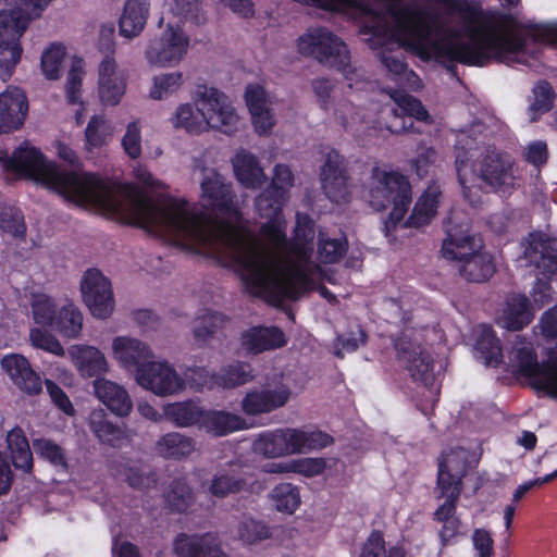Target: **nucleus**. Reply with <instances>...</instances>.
Masks as SVG:
<instances>
[{
  "instance_id": "57",
  "label": "nucleus",
  "mask_w": 557,
  "mask_h": 557,
  "mask_svg": "<svg viewBox=\"0 0 557 557\" xmlns=\"http://www.w3.org/2000/svg\"><path fill=\"white\" fill-rule=\"evenodd\" d=\"M482 249V239L476 235L455 236V268Z\"/></svg>"
},
{
  "instance_id": "55",
  "label": "nucleus",
  "mask_w": 557,
  "mask_h": 557,
  "mask_svg": "<svg viewBox=\"0 0 557 557\" xmlns=\"http://www.w3.org/2000/svg\"><path fill=\"white\" fill-rule=\"evenodd\" d=\"M65 54V47L60 44H52L42 51L41 72L47 79L61 76Z\"/></svg>"
},
{
  "instance_id": "50",
  "label": "nucleus",
  "mask_w": 557,
  "mask_h": 557,
  "mask_svg": "<svg viewBox=\"0 0 557 557\" xmlns=\"http://www.w3.org/2000/svg\"><path fill=\"white\" fill-rule=\"evenodd\" d=\"M203 413L205 411L195 403H174L164 408V416L180 428H201Z\"/></svg>"
},
{
  "instance_id": "4",
  "label": "nucleus",
  "mask_w": 557,
  "mask_h": 557,
  "mask_svg": "<svg viewBox=\"0 0 557 557\" xmlns=\"http://www.w3.org/2000/svg\"><path fill=\"white\" fill-rule=\"evenodd\" d=\"M0 164L78 207L99 211L116 220L117 205L109 197L111 187L95 173L63 171L59 164L28 144L18 147L12 157L0 151Z\"/></svg>"
},
{
  "instance_id": "37",
  "label": "nucleus",
  "mask_w": 557,
  "mask_h": 557,
  "mask_svg": "<svg viewBox=\"0 0 557 557\" xmlns=\"http://www.w3.org/2000/svg\"><path fill=\"white\" fill-rule=\"evenodd\" d=\"M285 344V335L277 327H252L242 335V347L251 355L280 348Z\"/></svg>"
},
{
  "instance_id": "1",
  "label": "nucleus",
  "mask_w": 557,
  "mask_h": 557,
  "mask_svg": "<svg viewBox=\"0 0 557 557\" xmlns=\"http://www.w3.org/2000/svg\"><path fill=\"white\" fill-rule=\"evenodd\" d=\"M194 170L201 175L200 199L210 213L184 198H170L149 207L140 190L127 185L122 190L128 197V207L117 209L116 221L137 225L184 249L225 259L257 290L286 292L282 276H277L280 272L262 268L258 236L243 218L232 184L201 161L195 163Z\"/></svg>"
},
{
  "instance_id": "10",
  "label": "nucleus",
  "mask_w": 557,
  "mask_h": 557,
  "mask_svg": "<svg viewBox=\"0 0 557 557\" xmlns=\"http://www.w3.org/2000/svg\"><path fill=\"white\" fill-rule=\"evenodd\" d=\"M332 443L326 433L311 428H284L262 433L253 450L265 458H283L321 449Z\"/></svg>"
},
{
  "instance_id": "45",
  "label": "nucleus",
  "mask_w": 557,
  "mask_h": 557,
  "mask_svg": "<svg viewBox=\"0 0 557 557\" xmlns=\"http://www.w3.org/2000/svg\"><path fill=\"white\" fill-rule=\"evenodd\" d=\"M455 270L468 281L483 282L493 275L495 267L492 256L481 249Z\"/></svg>"
},
{
  "instance_id": "8",
  "label": "nucleus",
  "mask_w": 557,
  "mask_h": 557,
  "mask_svg": "<svg viewBox=\"0 0 557 557\" xmlns=\"http://www.w3.org/2000/svg\"><path fill=\"white\" fill-rule=\"evenodd\" d=\"M502 368L524 376L537 392L557 398V345L547 351L546 360L540 363L533 343L523 335H515L507 342Z\"/></svg>"
},
{
  "instance_id": "3",
  "label": "nucleus",
  "mask_w": 557,
  "mask_h": 557,
  "mask_svg": "<svg viewBox=\"0 0 557 557\" xmlns=\"http://www.w3.org/2000/svg\"><path fill=\"white\" fill-rule=\"evenodd\" d=\"M314 228L312 220L298 213L296 226L290 242L287 240V248L281 256L270 258L263 249H258V259L262 268H275L282 276V283L286 285V292L275 294L270 290H257L248 282H244L247 289L263 297L268 301L278 305L285 299L295 300L306 293L314 289L322 276L319 263H335L346 252L347 243L343 236L332 237L329 234L320 233L318 251L314 255L312 242Z\"/></svg>"
},
{
  "instance_id": "13",
  "label": "nucleus",
  "mask_w": 557,
  "mask_h": 557,
  "mask_svg": "<svg viewBox=\"0 0 557 557\" xmlns=\"http://www.w3.org/2000/svg\"><path fill=\"white\" fill-rule=\"evenodd\" d=\"M159 32L151 37L144 48V59L150 67H175L188 53L190 39L183 25L176 22L161 23L158 21Z\"/></svg>"
},
{
  "instance_id": "44",
  "label": "nucleus",
  "mask_w": 557,
  "mask_h": 557,
  "mask_svg": "<svg viewBox=\"0 0 557 557\" xmlns=\"http://www.w3.org/2000/svg\"><path fill=\"white\" fill-rule=\"evenodd\" d=\"M269 499L276 511L285 515L295 513L301 506L300 490L289 482L276 484L270 491Z\"/></svg>"
},
{
  "instance_id": "12",
  "label": "nucleus",
  "mask_w": 557,
  "mask_h": 557,
  "mask_svg": "<svg viewBox=\"0 0 557 557\" xmlns=\"http://www.w3.org/2000/svg\"><path fill=\"white\" fill-rule=\"evenodd\" d=\"M522 257L519 259L521 267L534 265L536 276L548 277L557 274V242L548 238L543 233H532L522 243ZM552 288L537 277L532 293V305L539 308L550 301Z\"/></svg>"
},
{
  "instance_id": "24",
  "label": "nucleus",
  "mask_w": 557,
  "mask_h": 557,
  "mask_svg": "<svg viewBox=\"0 0 557 557\" xmlns=\"http://www.w3.org/2000/svg\"><path fill=\"white\" fill-rule=\"evenodd\" d=\"M535 309L530 299L523 294H510L498 305L495 323L511 332L525 329L534 319Z\"/></svg>"
},
{
  "instance_id": "58",
  "label": "nucleus",
  "mask_w": 557,
  "mask_h": 557,
  "mask_svg": "<svg viewBox=\"0 0 557 557\" xmlns=\"http://www.w3.org/2000/svg\"><path fill=\"white\" fill-rule=\"evenodd\" d=\"M0 228L13 237H21L25 233L22 213L12 207L0 208Z\"/></svg>"
},
{
  "instance_id": "19",
  "label": "nucleus",
  "mask_w": 557,
  "mask_h": 557,
  "mask_svg": "<svg viewBox=\"0 0 557 557\" xmlns=\"http://www.w3.org/2000/svg\"><path fill=\"white\" fill-rule=\"evenodd\" d=\"M27 27L23 20L12 22L10 16L0 14V78L4 81L11 77L22 59L21 38Z\"/></svg>"
},
{
  "instance_id": "53",
  "label": "nucleus",
  "mask_w": 557,
  "mask_h": 557,
  "mask_svg": "<svg viewBox=\"0 0 557 557\" xmlns=\"http://www.w3.org/2000/svg\"><path fill=\"white\" fill-rule=\"evenodd\" d=\"M143 127L141 120L134 119L125 124L121 138L124 153L133 160L139 159L143 153Z\"/></svg>"
},
{
  "instance_id": "2",
  "label": "nucleus",
  "mask_w": 557,
  "mask_h": 557,
  "mask_svg": "<svg viewBox=\"0 0 557 557\" xmlns=\"http://www.w3.org/2000/svg\"><path fill=\"white\" fill-rule=\"evenodd\" d=\"M544 44L557 45V23H528L512 14L483 12L475 0H455V61L530 64Z\"/></svg>"
},
{
  "instance_id": "33",
  "label": "nucleus",
  "mask_w": 557,
  "mask_h": 557,
  "mask_svg": "<svg viewBox=\"0 0 557 557\" xmlns=\"http://www.w3.org/2000/svg\"><path fill=\"white\" fill-rule=\"evenodd\" d=\"M150 7V0H126L119 21L120 36L126 39L138 37L146 27Z\"/></svg>"
},
{
  "instance_id": "7",
  "label": "nucleus",
  "mask_w": 557,
  "mask_h": 557,
  "mask_svg": "<svg viewBox=\"0 0 557 557\" xmlns=\"http://www.w3.org/2000/svg\"><path fill=\"white\" fill-rule=\"evenodd\" d=\"M294 185V175L287 165L278 164L269 188L256 199L258 214L267 219L258 235L259 248L270 258L284 253L287 248L286 221L282 209L288 199V190Z\"/></svg>"
},
{
  "instance_id": "61",
  "label": "nucleus",
  "mask_w": 557,
  "mask_h": 557,
  "mask_svg": "<svg viewBox=\"0 0 557 557\" xmlns=\"http://www.w3.org/2000/svg\"><path fill=\"white\" fill-rule=\"evenodd\" d=\"M471 544L474 557H493L494 540L491 531L485 528H475L471 534Z\"/></svg>"
},
{
  "instance_id": "11",
  "label": "nucleus",
  "mask_w": 557,
  "mask_h": 557,
  "mask_svg": "<svg viewBox=\"0 0 557 557\" xmlns=\"http://www.w3.org/2000/svg\"><path fill=\"white\" fill-rule=\"evenodd\" d=\"M457 171L462 195L472 206L481 200V187L475 184L478 181L491 188H497L510 186L515 180L511 158L496 151H490L484 157L479 176L475 175L473 164L469 161H462Z\"/></svg>"
},
{
  "instance_id": "32",
  "label": "nucleus",
  "mask_w": 557,
  "mask_h": 557,
  "mask_svg": "<svg viewBox=\"0 0 557 557\" xmlns=\"http://www.w3.org/2000/svg\"><path fill=\"white\" fill-rule=\"evenodd\" d=\"M231 162L236 181L245 188L256 189L264 184L265 173L258 158L250 151L237 150Z\"/></svg>"
},
{
  "instance_id": "39",
  "label": "nucleus",
  "mask_w": 557,
  "mask_h": 557,
  "mask_svg": "<svg viewBox=\"0 0 557 557\" xmlns=\"http://www.w3.org/2000/svg\"><path fill=\"white\" fill-rule=\"evenodd\" d=\"M250 487V482L246 472L233 466L227 470L216 473L210 484L209 491L213 496L225 497L230 494L246 491Z\"/></svg>"
},
{
  "instance_id": "62",
  "label": "nucleus",
  "mask_w": 557,
  "mask_h": 557,
  "mask_svg": "<svg viewBox=\"0 0 557 557\" xmlns=\"http://www.w3.org/2000/svg\"><path fill=\"white\" fill-rule=\"evenodd\" d=\"M33 448L38 456L49 460L54 466H65L63 451L57 444L48 440H34Z\"/></svg>"
},
{
  "instance_id": "31",
  "label": "nucleus",
  "mask_w": 557,
  "mask_h": 557,
  "mask_svg": "<svg viewBox=\"0 0 557 557\" xmlns=\"http://www.w3.org/2000/svg\"><path fill=\"white\" fill-rule=\"evenodd\" d=\"M252 370L249 364L236 363L222 370L219 376H209L205 370L193 371L189 379L196 387H213L214 385L224 388L235 387L245 384L252 379Z\"/></svg>"
},
{
  "instance_id": "42",
  "label": "nucleus",
  "mask_w": 557,
  "mask_h": 557,
  "mask_svg": "<svg viewBox=\"0 0 557 557\" xmlns=\"http://www.w3.org/2000/svg\"><path fill=\"white\" fill-rule=\"evenodd\" d=\"M199 10V0H162L158 21L183 25L185 22L196 21Z\"/></svg>"
},
{
  "instance_id": "16",
  "label": "nucleus",
  "mask_w": 557,
  "mask_h": 557,
  "mask_svg": "<svg viewBox=\"0 0 557 557\" xmlns=\"http://www.w3.org/2000/svg\"><path fill=\"white\" fill-rule=\"evenodd\" d=\"M135 382L157 396H172L184 391L186 382L165 359L154 357L136 371Z\"/></svg>"
},
{
  "instance_id": "63",
  "label": "nucleus",
  "mask_w": 557,
  "mask_h": 557,
  "mask_svg": "<svg viewBox=\"0 0 557 557\" xmlns=\"http://www.w3.org/2000/svg\"><path fill=\"white\" fill-rule=\"evenodd\" d=\"M326 467L323 458H299L293 459V473L312 478L321 474Z\"/></svg>"
},
{
  "instance_id": "36",
  "label": "nucleus",
  "mask_w": 557,
  "mask_h": 557,
  "mask_svg": "<svg viewBox=\"0 0 557 557\" xmlns=\"http://www.w3.org/2000/svg\"><path fill=\"white\" fill-rule=\"evenodd\" d=\"M171 125L175 129H182L190 135L206 133L205 120L199 104V87L194 96V103L183 102L176 106L170 117Z\"/></svg>"
},
{
  "instance_id": "5",
  "label": "nucleus",
  "mask_w": 557,
  "mask_h": 557,
  "mask_svg": "<svg viewBox=\"0 0 557 557\" xmlns=\"http://www.w3.org/2000/svg\"><path fill=\"white\" fill-rule=\"evenodd\" d=\"M296 48L300 54L312 57L343 74L348 90L335 109V116L343 126L359 129L369 124L372 116L363 107V100L370 82L362 70L350 64L346 44L329 28L311 26L297 38Z\"/></svg>"
},
{
  "instance_id": "54",
  "label": "nucleus",
  "mask_w": 557,
  "mask_h": 557,
  "mask_svg": "<svg viewBox=\"0 0 557 557\" xmlns=\"http://www.w3.org/2000/svg\"><path fill=\"white\" fill-rule=\"evenodd\" d=\"M271 535V528L261 520L245 518L237 527V536L246 545L258 544L269 540Z\"/></svg>"
},
{
  "instance_id": "14",
  "label": "nucleus",
  "mask_w": 557,
  "mask_h": 557,
  "mask_svg": "<svg viewBox=\"0 0 557 557\" xmlns=\"http://www.w3.org/2000/svg\"><path fill=\"white\" fill-rule=\"evenodd\" d=\"M199 104L206 133L218 132L234 136L242 131L244 119L234 101L221 89L208 85L199 86Z\"/></svg>"
},
{
  "instance_id": "52",
  "label": "nucleus",
  "mask_w": 557,
  "mask_h": 557,
  "mask_svg": "<svg viewBox=\"0 0 557 557\" xmlns=\"http://www.w3.org/2000/svg\"><path fill=\"white\" fill-rule=\"evenodd\" d=\"M156 449L165 458L180 459L189 456L195 450V444L183 434L170 433L158 441Z\"/></svg>"
},
{
  "instance_id": "15",
  "label": "nucleus",
  "mask_w": 557,
  "mask_h": 557,
  "mask_svg": "<svg viewBox=\"0 0 557 557\" xmlns=\"http://www.w3.org/2000/svg\"><path fill=\"white\" fill-rule=\"evenodd\" d=\"M128 89L127 70L113 54L103 55L97 64L96 96L103 108H115Z\"/></svg>"
},
{
  "instance_id": "60",
  "label": "nucleus",
  "mask_w": 557,
  "mask_h": 557,
  "mask_svg": "<svg viewBox=\"0 0 557 557\" xmlns=\"http://www.w3.org/2000/svg\"><path fill=\"white\" fill-rule=\"evenodd\" d=\"M224 322V317L216 312H207L194 321V335L203 342L213 334Z\"/></svg>"
},
{
  "instance_id": "35",
  "label": "nucleus",
  "mask_w": 557,
  "mask_h": 557,
  "mask_svg": "<svg viewBox=\"0 0 557 557\" xmlns=\"http://www.w3.org/2000/svg\"><path fill=\"white\" fill-rule=\"evenodd\" d=\"M94 391L97 398L113 413L127 416L133 407L127 391L120 384L104 377L94 381Z\"/></svg>"
},
{
  "instance_id": "18",
  "label": "nucleus",
  "mask_w": 557,
  "mask_h": 557,
  "mask_svg": "<svg viewBox=\"0 0 557 557\" xmlns=\"http://www.w3.org/2000/svg\"><path fill=\"white\" fill-rule=\"evenodd\" d=\"M453 450L444 449L437 458V480L435 495L444 503L434 512L435 521L441 524L438 533L444 543L453 537Z\"/></svg>"
},
{
  "instance_id": "20",
  "label": "nucleus",
  "mask_w": 557,
  "mask_h": 557,
  "mask_svg": "<svg viewBox=\"0 0 557 557\" xmlns=\"http://www.w3.org/2000/svg\"><path fill=\"white\" fill-rule=\"evenodd\" d=\"M244 100L250 115L255 133L259 136H270L276 125L273 101L260 83L246 86Z\"/></svg>"
},
{
  "instance_id": "34",
  "label": "nucleus",
  "mask_w": 557,
  "mask_h": 557,
  "mask_svg": "<svg viewBox=\"0 0 557 557\" xmlns=\"http://www.w3.org/2000/svg\"><path fill=\"white\" fill-rule=\"evenodd\" d=\"M175 554L177 557H230L219 539L210 534L180 536L175 542Z\"/></svg>"
},
{
  "instance_id": "38",
  "label": "nucleus",
  "mask_w": 557,
  "mask_h": 557,
  "mask_svg": "<svg viewBox=\"0 0 557 557\" xmlns=\"http://www.w3.org/2000/svg\"><path fill=\"white\" fill-rule=\"evenodd\" d=\"M86 73V62L82 58H74L66 76L65 91L66 98L71 103L81 106V109L75 113V119L78 124L83 123L86 113L83 99Z\"/></svg>"
},
{
  "instance_id": "26",
  "label": "nucleus",
  "mask_w": 557,
  "mask_h": 557,
  "mask_svg": "<svg viewBox=\"0 0 557 557\" xmlns=\"http://www.w3.org/2000/svg\"><path fill=\"white\" fill-rule=\"evenodd\" d=\"M65 352L77 371L84 379L99 377L110 371V363L106 354L97 346L89 344H73Z\"/></svg>"
},
{
  "instance_id": "9",
  "label": "nucleus",
  "mask_w": 557,
  "mask_h": 557,
  "mask_svg": "<svg viewBox=\"0 0 557 557\" xmlns=\"http://www.w3.org/2000/svg\"><path fill=\"white\" fill-rule=\"evenodd\" d=\"M368 203L376 211L391 208L386 226L400 223L411 203V186L398 172L375 168L366 195Z\"/></svg>"
},
{
  "instance_id": "51",
  "label": "nucleus",
  "mask_w": 557,
  "mask_h": 557,
  "mask_svg": "<svg viewBox=\"0 0 557 557\" xmlns=\"http://www.w3.org/2000/svg\"><path fill=\"white\" fill-rule=\"evenodd\" d=\"M7 443L15 468L23 471H30L33 467V456L28 441L22 429H12L7 435Z\"/></svg>"
},
{
  "instance_id": "43",
  "label": "nucleus",
  "mask_w": 557,
  "mask_h": 557,
  "mask_svg": "<svg viewBox=\"0 0 557 557\" xmlns=\"http://www.w3.org/2000/svg\"><path fill=\"white\" fill-rule=\"evenodd\" d=\"M89 426L99 441L111 446H120L128 438L127 432L108 421L101 409L90 413Z\"/></svg>"
},
{
  "instance_id": "25",
  "label": "nucleus",
  "mask_w": 557,
  "mask_h": 557,
  "mask_svg": "<svg viewBox=\"0 0 557 557\" xmlns=\"http://www.w3.org/2000/svg\"><path fill=\"white\" fill-rule=\"evenodd\" d=\"M467 345L472 347L474 358L487 368H500L505 362L500 339L491 325L475 326L467 338Z\"/></svg>"
},
{
  "instance_id": "56",
  "label": "nucleus",
  "mask_w": 557,
  "mask_h": 557,
  "mask_svg": "<svg viewBox=\"0 0 557 557\" xmlns=\"http://www.w3.org/2000/svg\"><path fill=\"white\" fill-rule=\"evenodd\" d=\"M121 475L132 487L137 490H148L156 483V479L148 467L140 463L128 462L123 465Z\"/></svg>"
},
{
  "instance_id": "41",
  "label": "nucleus",
  "mask_w": 557,
  "mask_h": 557,
  "mask_svg": "<svg viewBox=\"0 0 557 557\" xmlns=\"http://www.w3.org/2000/svg\"><path fill=\"white\" fill-rule=\"evenodd\" d=\"M440 200V187L437 185L429 186L416 202L406 225L418 227L428 224L436 214Z\"/></svg>"
},
{
  "instance_id": "64",
  "label": "nucleus",
  "mask_w": 557,
  "mask_h": 557,
  "mask_svg": "<svg viewBox=\"0 0 557 557\" xmlns=\"http://www.w3.org/2000/svg\"><path fill=\"white\" fill-rule=\"evenodd\" d=\"M191 499V492L189 486L183 482L177 481L171 487V491L166 494V502L175 510H184Z\"/></svg>"
},
{
  "instance_id": "27",
  "label": "nucleus",
  "mask_w": 557,
  "mask_h": 557,
  "mask_svg": "<svg viewBox=\"0 0 557 557\" xmlns=\"http://www.w3.org/2000/svg\"><path fill=\"white\" fill-rule=\"evenodd\" d=\"M28 112L26 94L18 87L10 86L0 92V134L20 129Z\"/></svg>"
},
{
  "instance_id": "30",
  "label": "nucleus",
  "mask_w": 557,
  "mask_h": 557,
  "mask_svg": "<svg viewBox=\"0 0 557 557\" xmlns=\"http://www.w3.org/2000/svg\"><path fill=\"white\" fill-rule=\"evenodd\" d=\"M389 96L397 107L393 110L394 117L387 126L392 133L400 134L411 129L412 123H407L406 116L428 124L433 122L432 117L418 99L397 90L391 91Z\"/></svg>"
},
{
  "instance_id": "21",
  "label": "nucleus",
  "mask_w": 557,
  "mask_h": 557,
  "mask_svg": "<svg viewBox=\"0 0 557 557\" xmlns=\"http://www.w3.org/2000/svg\"><path fill=\"white\" fill-rule=\"evenodd\" d=\"M290 391L284 376L275 377L260 389H252L243 399V410L248 414L265 413L284 406Z\"/></svg>"
},
{
  "instance_id": "23",
  "label": "nucleus",
  "mask_w": 557,
  "mask_h": 557,
  "mask_svg": "<svg viewBox=\"0 0 557 557\" xmlns=\"http://www.w3.org/2000/svg\"><path fill=\"white\" fill-rule=\"evenodd\" d=\"M321 184L326 197L334 203H346L351 196L344 159L331 150L321 169Z\"/></svg>"
},
{
  "instance_id": "28",
  "label": "nucleus",
  "mask_w": 557,
  "mask_h": 557,
  "mask_svg": "<svg viewBox=\"0 0 557 557\" xmlns=\"http://www.w3.org/2000/svg\"><path fill=\"white\" fill-rule=\"evenodd\" d=\"M133 175L143 185V187H139L138 185L132 184V183L115 184L113 182H110V181L104 180V178L100 177L99 175H97L101 181H103L110 185V187H111L110 194L111 195L109 197L111 198L110 200H113L117 205L116 206V207H119L117 209L122 210V209H126L128 207V197L126 195H124V190H122L123 187H125L127 185H132V186H135L136 188H138L140 190V193L143 194V198L145 199L144 201L149 207H157L163 200L171 198V197H164L157 201H153L148 197V195H147L148 191H161L165 188V185L160 180L156 178L146 166L140 165V164L135 165L133 169Z\"/></svg>"
},
{
  "instance_id": "40",
  "label": "nucleus",
  "mask_w": 557,
  "mask_h": 557,
  "mask_svg": "<svg viewBox=\"0 0 557 557\" xmlns=\"http://www.w3.org/2000/svg\"><path fill=\"white\" fill-rule=\"evenodd\" d=\"M114 135L113 124L103 115H92L84 132V149L86 152L91 153L99 150L112 140Z\"/></svg>"
},
{
  "instance_id": "47",
  "label": "nucleus",
  "mask_w": 557,
  "mask_h": 557,
  "mask_svg": "<svg viewBox=\"0 0 557 557\" xmlns=\"http://www.w3.org/2000/svg\"><path fill=\"white\" fill-rule=\"evenodd\" d=\"M52 0H0V4L14 8L13 10H2L0 14H5L12 18V22L23 20L26 25L33 20L41 16Z\"/></svg>"
},
{
  "instance_id": "59",
  "label": "nucleus",
  "mask_w": 557,
  "mask_h": 557,
  "mask_svg": "<svg viewBox=\"0 0 557 557\" xmlns=\"http://www.w3.org/2000/svg\"><path fill=\"white\" fill-rule=\"evenodd\" d=\"M552 87L547 83H540L533 88V96L529 107L531 120H535L539 114L548 111L553 103Z\"/></svg>"
},
{
  "instance_id": "6",
  "label": "nucleus",
  "mask_w": 557,
  "mask_h": 557,
  "mask_svg": "<svg viewBox=\"0 0 557 557\" xmlns=\"http://www.w3.org/2000/svg\"><path fill=\"white\" fill-rule=\"evenodd\" d=\"M28 314L33 322L28 331L30 346L52 356L63 357L65 348L50 329L67 339H77L83 333V313L71 300L34 293L29 298Z\"/></svg>"
},
{
  "instance_id": "17",
  "label": "nucleus",
  "mask_w": 557,
  "mask_h": 557,
  "mask_svg": "<svg viewBox=\"0 0 557 557\" xmlns=\"http://www.w3.org/2000/svg\"><path fill=\"white\" fill-rule=\"evenodd\" d=\"M82 301L92 318L109 319L115 310V299L110 280L97 269L87 270L81 280Z\"/></svg>"
},
{
  "instance_id": "46",
  "label": "nucleus",
  "mask_w": 557,
  "mask_h": 557,
  "mask_svg": "<svg viewBox=\"0 0 557 557\" xmlns=\"http://www.w3.org/2000/svg\"><path fill=\"white\" fill-rule=\"evenodd\" d=\"M184 85V76L180 71L163 72L152 76L148 97L156 101L166 100L177 94Z\"/></svg>"
},
{
  "instance_id": "29",
  "label": "nucleus",
  "mask_w": 557,
  "mask_h": 557,
  "mask_svg": "<svg viewBox=\"0 0 557 557\" xmlns=\"http://www.w3.org/2000/svg\"><path fill=\"white\" fill-rule=\"evenodd\" d=\"M0 363L3 371L20 391L32 396L41 393V377L33 370L26 357L20 354H9L1 359Z\"/></svg>"
},
{
  "instance_id": "48",
  "label": "nucleus",
  "mask_w": 557,
  "mask_h": 557,
  "mask_svg": "<svg viewBox=\"0 0 557 557\" xmlns=\"http://www.w3.org/2000/svg\"><path fill=\"white\" fill-rule=\"evenodd\" d=\"M244 428L245 422L242 418L222 411H205L201 420V429L216 436H222Z\"/></svg>"
},
{
  "instance_id": "22",
  "label": "nucleus",
  "mask_w": 557,
  "mask_h": 557,
  "mask_svg": "<svg viewBox=\"0 0 557 557\" xmlns=\"http://www.w3.org/2000/svg\"><path fill=\"white\" fill-rule=\"evenodd\" d=\"M110 355L121 369L133 371L135 374L141 366L153 358V350L148 343L137 337L117 335L111 339Z\"/></svg>"
},
{
  "instance_id": "49",
  "label": "nucleus",
  "mask_w": 557,
  "mask_h": 557,
  "mask_svg": "<svg viewBox=\"0 0 557 557\" xmlns=\"http://www.w3.org/2000/svg\"><path fill=\"white\" fill-rule=\"evenodd\" d=\"M400 360L405 363L413 380L429 384L434 376L433 364L428 354L413 348L411 351H401Z\"/></svg>"
}]
</instances>
